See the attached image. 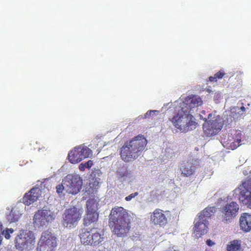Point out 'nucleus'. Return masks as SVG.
Listing matches in <instances>:
<instances>
[{"label":"nucleus","mask_w":251,"mask_h":251,"mask_svg":"<svg viewBox=\"0 0 251 251\" xmlns=\"http://www.w3.org/2000/svg\"><path fill=\"white\" fill-rule=\"evenodd\" d=\"M202 103L201 98L196 95L188 96L183 101L179 100L176 101V115L171 120L174 126L182 132L195 129L197 123L193 114Z\"/></svg>","instance_id":"nucleus-1"},{"label":"nucleus","mask_w":251,"mask_h":251,"mask_svg":"<svg viewBox=\"0 0 251 251\" xmlns=\"http://www.w3.org/2000/svg\"><path fill=\"white\" fill-rule=\"evenodd\" d=\"M147 144V139L142 135L134 137L127 142L121 150V157L125 162H131L137 159L144 150Z\"/></svg>","instance_id":"nucleus-2"},{"label":"nucleus","mask_w":251,"mask_h":251,"mask_svg":"<svg viewBox=\"0 0 251 251\" xmlns=\"http://www.w3.org/2000/svg\"><path fill=\"white\" fill-rule=\"evenodd\" d=\"M227 198H221L218 200L217 204L221 205L218 214L219 219L224 223H229L236 216L239 207L238 204L234 201L227 202Z\"/></svg>","instance_id":"nucleus-3"},{"label":"nucleus","mask_w":251,"mask_h":251,"mask_svg":"<svg viewBox=\"0 0 251 251\" xmlns=\"http://www.w3.org/2000/svg\"><path fill=\"white\" fill-rule=\"evenodd\" d=\"M216 212L214 206L207 207L198 215L194 221V231L197 236H201L208 231V220Z\"/></svg>","instance_id":"nucleus-4"},{"label":"nucleus","mask_w":251,"mask_h":251,"mask_svg":"<svg viewBox=\"0 0 251 251\" xmlns=\"http://www.w3.org/2000/svg\"><path fill=\"white\" fill-rule=\"evenodd\" d=\"M83 212V209L79 203L66 210L63 215L61 221L62 226L67 228L76 226L81 219Z\"/></svg>","instance_id":"nucleus-5"},{"label":"nucleus","mask_w":251,"mask_h":251,"mask_svg":"<svg viewBox=\"0 0 251 251\" xmlns=\"http://www.w3.org/2000/svg\"><path fill=\"white\" fill-rule=\"evenodd\" d=\"M58 211L51 209H44L38 210L34 216V227L39 230L46 228L49 223L55 218Z\"/></svg>","instance_id":"nucleus-6"},{"label":"nucleus","mask_w":251,"mask_h":251,"mask_svg":"<svg viewBox=\"0 0 251 251\" xmlns=\"http://www.w3.org/2000/svg\"><path fill=\"white\" fill-rule=\"evenodd\" d=\"M233 192L235 198L251 209V178L243 181Z\"/></svg>","instance_id":"nucleus-7"},{"label":"nucleus","mask_w":251,"mask_h":251,"mask_svg":"<svg viewBox=\"0 0 251 251\" xmlns=\"http://www.w3.org/2000/svg\"><path fill=\"white\" fill-rule=\"evenodd\" d=\"M203 120L205 122L203 124V129L205 133L208 136L217 134L221 130L225 122L220 116H217L214 119H210L208 121L204 118Z\"/></svg>","instance_id":"nucleus-8"},{"label":"nucleus","mask_w":251,"mask_h":251,"mask_svg":"<svg viewBox=\"0 0 251 251\" xmlns=\"http://www.w3.org/2000/svg\"><path fill=\"white\" fill-rule=\"evenodd\" d=\"M64 181L68 194L75 195L82 188V179L77 175H68L64 177Z\"/></svg>","instance_id":"nucleus-9"},{"label":"nucleus","mask_w":251,"mask_h":251,"mask_svg":"<svg viewBox=\"0 0 251 251\" xmlns=\"http://www.w3.org/2000/svg\"><path fill=\"white\" fill-rule=\"evenodd\" d=\"M56 243V237L50 232L46 231L42 233L38 242L37 251H53Z\"/></svg>","instance_id":"nucleus-10"},{"label":"nucleus","mask_w":251,"mask_h":251,"mask_svg":"<svg viewBox=\"0 0 251 251\" xmlns=\"http://www.w3.org/2000/svg\"><path fill=\"white\" fill-rule=\"evenodd\" d=\"M131 218L125 219L123 221H117L115 223L109 224L113 232L117 237H125L127 236L130 230Z\"/></svg>","instance_id":"nucleus-11"},{"label":"nucleus","mask_w":251,"mask_h":251,"mask_svg":"<svg viewBox=\"0 0 251 251\" xmlns=\"http://www.w3.org/2000/svg\"><path fill=\"white\" fill-rule=\"evenodd\" d=\"M26 231L28 232L24 237L16 239L15 246L20 251L31 250L35 243V237L32 231L30 230V228H29L28 230L26 229Z\"/></svg>","instance_id":"nucleus-12"},{"label":"nucleus","mask_w":251,"mask_h":251,"mask_svg":"<svg viewBox=\"0 0 251 251\" xmlns=\"http://www.w3.org/2000/svg\"><path fill=\"white\" fill-rule=\"evenodd\" d=\"M131 218L126 210L122 207H114L109 215V224L115 223L117 221H123L125 219Z\"/></svg>","instance_id":"nucleus-13"},{"label":"nucleus","mask_w":251,"mask_h":251,"mask_svg":"<svg viewBox=\"0 0 251 251\" xmlns=\"http://www.w3.org/2000/svg\"><path fill=\"white\" fill-rule=\"evenodd\" d=\"M42 191L38 187H33L26 193L23 198V202L26 205H29L36 201L41 196Z\"/></svg>","instance_id":"nucleus-14"},{"label":"nucleus","mask_w":251,"mask_h":251,"mask_svg":"<svg viewBox=\"0 0 251 251\" xmlns=\"http://www.w3.org/2000/svg\"><path fill=\"white\" fill-rule=\"evenodd\" d=\"M151 220L155 225H158L162 226L165 225L168 222L166 215L162 210H155L153 215L151 216Z\"/></svg>","instance_id":"nucleus-15"},{"label":"nucleus","mask_w":251,"mask_h":251,"mask_svg":"<svg viewBox=\"0 0 251 251\" xmlns=\"http://www.w3.org/2000/svg\"><path fill=\"white\" fill-rule=\"evenodd\" d=\"M117 174L121 181H129L133 176L132 172L124 164L120 165L118 167Z\"/></svg>","instance_id":"nucleus-16"},{"label":"nucleus","mask_w":251,"mask_h":251,"mask_svg":"<svg viewBox=\"0 0 251 251\" xmlns=\"http://www.w3.org/2000/svg\"><path fill=\"white\" fill-rule=\"evenodd\" d=\"M23 212V205H17L12 208L9 214L7 216V219L10 223L17 222Z\"/></svg>","instance_id":"nucleus-17"},{"label":"nucleus","mask_w":251,"mask_h":251,"mask_svg":"<svg viewBox=\"0 0 251 251\" xmlns=\"http://www.w3.org/2000/svg\"><path fill=\"white\" fill-rule=\"evenodd\" d=\"M240 226L243 230L250 231L251 229V215L243 213L240 218Z\"/></svg>","instance_id":"nucleus-18"},{"label":"nucleus","mask_w":251,"mask_h":251,"mask_svg":"<svg viewBox=\"0 0 251 251\" xmlns=\"http://www.w3.org/2000/svg\"><path fill=\"white\" fill-rule=\"evenodd\" d=\"M92 232V228L83 229L80 234V239L81 242L87 245H91V237L93 236L91 233Z\"/></svg>","instance_id":"nucleus-19"},{"label":"nucleus","mask_w":251,"mask_h":251,"mask_svg":"<svg viewBox=\"0 0 251 251\" xmlns=\"http://www.w3.org/2000/svg\"><path fill=\"white\" fill-rule=\"evenodd\" d=\"M92 179L93 181L90 182L88 186L85 188V192L88 194H94L98 188L99 184L102 182L101 178ZM84 191V190L83 189V191Z\"/></svg>","instance_id":"nucleus-20"},{"label":"nucleus","mask_w":251,"mask_h":251,"mask_svg":"<svg viewBox=\"0 0 251 251\" xmlns=\"http://www.w3.org/2000/svg\"><path fill=\"white\" fill-rule=\"evenodd\" d=\"M100 229L97 228H92V236L91 239V245L97 246L101 243L103 239V235L99 232Z\"/></svg>","instance_id":"nucleus-21"},{"label":"nucleus","mask_w":251,"mask_h":251,"mask_svg":"<svg viewBox=\"0 0 251 251\" xmlns=\"http://www.w3.org/2000/svg\"><path fill=\"white\" fill-rule=\"evenodd\" d=\"M79 152L78 147L69 152L68 157L71 163L75 164L82 160Z\"/></svg>","instance_id":"nucleus-22"},{"label":"nucleus","mask_w":251,"mask_h":251,"mask_svg":"<svg viewBox=\"0 0 251 251\" xmlns=\"http://www.w3.org/2000/svg\"><path fill=\"white\" fill-rule=\"evenodd\" d=\"M99 214L98 213L86 212V214L84 218V224L86 226H88L92 223L96 222L98 219Z\"/></svg>","instance_id":"nucleus-23"},{"label":"nucleus","mask_w":251,"mask_h":251,"mask_svg":"<svg viewBox=\"0 0 251 251\" xmlns=\"http://www.w3.org/2000/svg\"><path fill=\"white\" fill-rule=\"evenodd\" d=\"M195 168V166L192 165L191 163L187 162L181 165L180 170L182 174L184 176H189L193 174Z\"/></svg>","instance_id":"nucleus-24"},{"label":"nucleus","mask_w":251,"mask_h":251,"mask_svg":"<svg viewBox=\"0 0 251 251\" xmlns=\"http://www.w3.org/2000/svg\"><path fill=\"white\" fill-rule=\"evenodd\" d=\"M99 203L96 200L91 199L86 201V212H94L98 213Z\"/></svg>","instance_id":"nucleus-25"},{"label":"nucleus","mask_w":251,"mask_h":251,"mask_svg":"<svg viewBox=\"0 0 251 251\" xmlns=\"http://www.w3.org/2000/svg\"><path fill=\"white\" fill-rule=\"evenodd\" d=\"M81 160L89 158L92 155V151L86 146H80L78 147Z\"/></svg>","instance_id":"nucleus-26"},{"label":"nucleus","mask_w":251,"mask_h":251,"mask_svg":"<svg viewBox=\"0 0 251 251\" xmlns=\"http://www.w3.org/2000/svg\"><path fill=\"white\" fill-rule=\"evenodd\" d=\"M227 251H240V243L238 240H233L227 247Z\"/></svg>","instance_id":"nucleus-27"},{"label":"nucleus","mask_w":251,"mask_h":251,"mask_svg":"<svg viewBox=\"0 0 251 251\" xmlns=\"http://www.w3.org/2000/svg\"><path fill=\"white\" fill-rule=\"evenodd\" d=\"M56 192L60 197H62L64 195L65 192L67 193V189L65 188V183L64 179L62 181V184H59L56 186Z\"/></svg>","instance_id":"nucleus-28"},{"label":"nucleus","mask_w":251,"mask_h":251,"mask_svg":"<svg viewBox=\"0 0 251 251\" xmlns=\"http://www.w3.org/2000/svg\"><path fill=\"white\" fill-rule=\"evenodd\" d=\"M91 176L93 179H98V178H101V179L102 180L103 177V175L101 170H100L99 169L94 168V170H93V172L91 174Z\"/></svg>","instance_id":"nucleus-29"},{"label":"nucleus","mask_w":251,"mask_h":251,"mask_svg":"<svg viewBox=\"0 0 251 251\" xmlns=\"http://www.w3.org/2000/svg\"><path fill=\"white\" fill-rule=\"evenodd\" d=\"M13 232L14 230L12 228H7L5 231L3 229L1 234L2 237L4 235L6 239H9L10 238V234L13 233Z\"/></svg>","instance_id":"nucleus-30"},{"label":"nucleus","mask_w":251,"mask_h":251,"mask_svg":"<svg viewBox=\"0 0 251 251\" xmlns=\"http://www.w3.org/2000/svg\"><path fill=\"white\" fill-rule=\"evenodd\" d=\"M159 111L156 110H149L144 115V118H149L153 115H157Z\"/></svg>","instance_id":"nucleus-31"},{"label":"nucleus","mask_w":251,"mask_h":251,"mask_svg":"<svg viewBox=\"0 0 251 251\" xmlns=\"http://www.w3.org/2000/svg\"><path fill=\"white\" fill-rule=\"evenodd\" d=\"M138 195V192H135L134 193H132L128 195V196L126 197L125 198V200L126 201H130L132 200V199L134 198L136 196H137Z\"/></svg>","instance_id":"nucleus-32"},{"label":"nucleus","mask_w":251,"mask_h":251,"mask_svg":"<svg viewBox=\"0 0 251 251\" xmlns=\"http://www.w3.org/2000/svg\"><path fill=\"white\" fill-rule=\"evenodd\" d=\"M222 97V94L220 92H215L214 93L213 100L215 101H216L217 100H218L221 99Z\"/></svg>","instance_id":"nucleus-33"},{"label":"nucleus","mask_w":251,"mask_h":251,"mask_svg":"<svg viewBox=\"0 0 251 251\" xmlns=\"http://www.w3.org/2000/svg\"><path fill=\"white\" fill-rule=\"evenodd\" d=\"M224 75V73L221 71H219L217 73L215 74V76L216 78H222Z\"/></svg>","instance_id":"nucleus-34"},{"label":"nucleus","mask_w":251,"mask_h":251,"mask_svg":"<svg viewBox=\"0 0 251 251\" xmlns=\"http://www.w3.org/2000/svg\"><path fill=\"white\" fill-rule=\"evenodd\" d=\"M85 164L87 168H90L93 165V161L92 160H89L85 163Z\"/></svg>","instance_id":"nucleus-35"},{"label":"nucleus","mask_w":251,"mask_h":251,"mask_svg":"<svg viewBox=\"0 0 251 251\" xmlns=\"http://www.w3.org/2000/svg\"><path fill=\"white\" fill-rule=\"evenodd\" d=\"M79 168L81 171H84L85 168H87L85 163H81L79 166Z\"/></svg>","instance_id":"nucleus-36"},{"label":"nucleus","mask_w":251,"mask_h":251,"mask_svg":"<svg viewBox=\"0 0 251 251\" xmlns=\"http://www.w3.org/2000/svg\"><path fill=\"white\" fill-rule=\"evenodd\" d=\"M167 251H179L176 249V247H175V248L174 247H169Z\"/></svg>","instance_id":"nucleus-37"},{"label":"nucleus","mask_w":251,"mask_h":251,"mask_svg":"<svg viewBox=\"0 0 251 251\" xmlns=\"http://www.w3.org/2000/svg\"><path fill=\"white\" fill-rule=\"evenodd\" d=\"M206 244L209 246H211L214 244V243L210 239L206 241Z\"/></svg>","instance_id":"nucleus-38"},{"label":"nucleus","mask_w":251,"mask_h":251,"mask_svg":"<svg viewBox=\"0 0 251 251\" xmlns=\"http://www.w3.org/2000/svg\"><path fill=\"white\" fill-rule=\"evenodd\" d=\"M3 229V226H2V225L0 222V235H1V234L2 233V230Z\"/></svg>","instance_id":"nucleus-39"},{"label":"nucleus","mask_w":251,"mask_h":251,"mask_svg":"<svg viewBox=\"0 0 251 251\" xmlns=\"http://www.w3.org/2000/svg\"><path fill=\"white\" fill-rule=\"evenodd\" d=\"M209 80L211 81H216V77L210 76L209 77Z\"/></svg>","instance_id":"nucleus-40"},{"label":"nucleus","mask_w":251,"mask_h":251,"mask_svg":"<svg viewBox=\"0 0 251 251\" xmlns=\"http://www.w3.org/2000/svg\"><path fill=\"white\" fill-rule=\"evenodd\" d=\"M240 109L242 112H244L245 110V108L244 107V106H242V107H241Z\"/></svg>","instance_id":"nucleus-41"},{"label":"nucleus","mask_w":251,"mask_h":251,"mask_svg":"<svg viewBox=\"0 0 251 251\" xmlns=\"http://www.w3.org/2000/svg\"><path fill=\"white\" fill-rule=\"evenodd\" d=\"M211 117H212V114H211V113H210V114H208V120H209V119H210V118H211Z\"/></svg>","instance_id":"nucleus-42"},{"label":"nucleus","mask_w":251,"mask_h":251,"mask_svg":"<svg viewBox=\"0 0 251 251\" xmlns=\"http://www.w3.org/2000/svg\"><path fill=\"white\" fill-rule=\"evenodd\" d=\"M198 117H199V118H200V119L203 118L202 116L201 115V114H199V115H198Z\"/></svg>","instance_id":"nucleus-43"},{"label":"nucleus","mask_w":251,"mask_h":251,"mask_svg":"<svg viewBox=\"0 0 251 251\" xmlns=\"http://www.w3.org/2000/svg\"><path fill=\"white\" fill-rule=\"evenodd\" d=\"M207 91L209 93H210L211 92V91L209 89L207 90Z\"/></svg>","instance_id":"nucleus-44"},{"label":"nucleus","mask_w":251,"mask_h":251,"mask_svg":"<svg viewBox=\"0 0 251 251\" xmlns=\"http://www.w3.org/2000/svg\"><path fill=\"white\" fill-rule=\"evenodd\" d=\"M232 121V119H231V117H230V122H231Z\"/></svg>","instance_id":"nucleus-45"},{"label":"nucleus","mask_w":251,"mask_h":251,"mask_svg":"<svg viewBox=\"0 0 251 251\" xmlns=\"http://www.w3.org/2000/svg\"><path fill=\"white\" fill-rule=\"evenodd\" d=\"M192 251H195L192 250Z\"/></svg>","instance_id":"nucleus-46"}]
</instances>
